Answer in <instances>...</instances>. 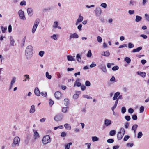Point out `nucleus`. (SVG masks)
Segmentation results:
<instances>
[{"label": "nucleus", "mask_w": 149, "mask_h": 149, "mask_svg": "<svg viewBox=\"0 0 149 149\" xmlns=\"http://www.w3.org/2000/svg\"><path fill=\"white\" fill-rule=\"evenodd\" d=\"M64 104L66 106H67L69 104V100L68 99H65L64 100Z\"/></svg>", "instance_id": "34"}, {"label": "nucleus", "mask_w": 149, "mask_h": 149, "mask_svg": "<svg viewBox=\"0 0 149 149\" xmlns=\"http://www.w3.org/2000/svg\"><path fill=\"white\" fill-rule=\"evenodd\" d=\"M100 6L104 8H107V5L105 3H102L101 4Z\"/></svg>", "instance_id": "61"}, {"label": "nucleus", "mask_w": 149, "mask_h": 149, "mask_svg": "<svg viewBox=\"0 0 149 149\" xmlns=\"http://www.w3.org/2000/svg\"><path fill=\"white\" fill-rule=\"evenodd\" d=\"M128 47L129 48H133L134 47V45L131 43H129L128 44Z\"/></svg>", "instance_id": "54"}, {"label": "nucleus", "mask_w": 149, "mask_h": 149, "mask_svg": "<svg viewBox=\"0 0 149 149\" xmlns=\"http://www.w3.org/2000/svg\"><path fill=\"white\" fill-rule=\"evenodd\" d=\"M10 45L11 46H13L14 43H15V41L12 36H11L10 37Z\"/></svg>", "instance_id": "23"}, {"label": "nucleus", "mask_w": 149, "mask_h": 149, "mask_svg": "<svg viewBox=\"0 0 149 149\" xmlns=\"http://www.w3.org/2000/svg\"><path fill=\"white\" fill-rule=\"evenodd\" d=\"M136 4V2L132 0H130L129 2V5L130 6H133Z\"/></svg>", "instance_id": "31"}, {"label": "nucleus", "mask_w": 149, "mask_h": 149, "mask_svg": "<svg viewBox=\"0 0 149 149\" xmlns=\"http://www.w3.org/2000/svg\"><path fill=\"white\" fill-rule=\"evenodd\" d=\"M126 109L125 107H123L121 108V112L123 114L125 113L126 112Z\"/></svg>", "instance_id": "40"}, {"label": "nucleus", "mask_w": 149, "mask_h": 149, "mask_svg": "<svg viewBox=\"0 0 149 149\" xmlns=\"http://www.w3.org/2000/svg\"><path fill=\"white\" fill-rule=\"evenodd\" d=\"M33 49L31 45H29L26 47L25 51V54L26 58L30 59L32 56Z\"/></svg>", "instance_id": "1"}, {"label": "nucleus", "mask_w": 149, "mask_h": 149, "mask_svg": "<svg viewBox=\"0 0 149 149\" xmlns=\"http://www.w3.org/2000/svg\"><path fill=\"white\" fill-rule=\"evenodd\" d=\"M40 95H41L42 96L47 97V92H45L44 93L43 92H41L40 93Z\"/></svg>", "instance_id": "52"}, {"label": "nucleus", "mask_w": 149, "mask_h": 149, "mask_svg": "<svg viewBox=\"0 0 149 149\" xmlns=\"http://www.w3.org/2000/svg\"><path fill=\"white\" fill-rule=\"evenodd\" d=\"M20 4L21 6L26 5V2L25 1L23 0L21 2Z\"/></svg>", "instance_id": "57"}, {"label": "nucleus", "mask_w": 149, "mask_h": 149, "mask_svg": "<svg viewBox=\"0 0 149 149\" xmlns=\"http://www.w3.org/2000/svg\"><path fill=\"white\" fill-rule=\"evenodd\" d=\"M114 141V140L113 139H108L107 141V143H111L113 142Z\"/></svg>", "instance_id": "43"}, {"label": "nucleus", "mask_w": 149, "mask_h": 149, "mask_svg": "<svg viewBox=\"0 0 149 149\" xmlns=\"http://www.w3.org/2000/svg\"><path fill=\"white\" fill-rule=\"evenodd\" d=\"M51 141V139L49 135H46L44 136L42 139V143L44 145H46Z\"/></svg>", "instance_id": "4"}, {"label": "nucleus", "mask_w": 149, "mask_h": 149, "mask_svg": "<svg viewBox=\"0 0 149 149\" xmlns=\"http://www.w3.org/2000/svg\"><path fill=\"white\" fill-rule=\"evenodd\" d=\"M23 76L24 78H25L23 80V81L25 82L27 81H29L30 79V78L29 77V75L28 74H25Z\"/></svg>", "instance_id": "18"}, {"label": "nucleus", "mask_w": 149, "mask_h": 149, "mask_svg": "<svg viewBox=\"0 0 149 149\" xmlns=\"http://www.w3.org/2000/svg\"><path fill=\"white\" fill-rule=\"evenodd\" d=\"M92 141L93 142L98 141L99 140V139L96 136H93L92 137Z\"/></svg>", "instance_id": "35"}, {"label": "nucleus", "mask_w": 149, "mask_h": 149, "mask_svg": "<svg viewBox=\"0 0 149 149\" xmlns=\"http://www.w3.org/2000/svg\"><path fill=\"white\" fill-rule=\"evenodd\" d=\"M44 51H40L39 53V55L41 57L43 56L44 54Z\"/></svg>", "instance_id": "51"}, {"label": "nucleus", "mask_w": 149, "mask_h": 149, "mask_svg": "<svg viewBox=\"0 0 149 149\" xmlns=\"http://www.w3.org/2000/svg\"><path fill=\"white\" fill-rule=\"evenodd\" d=\"M20 139L18 136L15 137L13 139V142L11 145V147H15L16 145L19 146L20 143Z\"/></svg>", "instance_id": "2"}, {"label": "nucleus", "mask_w": 149, "mask_h": 149, "mask_svg": "<svg viewBox=\"0 0 149 149\" xmlns=\"http://www.w3.org/2000/svg\"><path fill=\"white\" fill-rule=\"evenodd\" d=\"M76 59L79 62H81V58L80 55L79 54H77L76 56Z\"/></svg>", "instance_id": "29"}, {"label": "nucleus", "mask_w": 149, "mask_h": 149, "mask_svg": "<svg viewBox=\"0 0 149 149\" xmlns=\"http://www.w3.org/2000/svg\"><path fill=\"white\" fill-rule=\"evenodd\" d=\"M145 20L146 21L149 22V15L147 14H145Z\"/></svg>", "instance_id": "41"}, {"label": "nucleus", "mask_w": 149, "mask_h": 149, "mask_svg": "<svg viewBox=\"0 0 149 149\" xmlns=\"http://www.w3.org/2000/svg\"><path fill=\"white\" fill-rule=\"evenodd\" d=\"M97 41L99 43H101L102 41V39L101 37L98 36L97 37Z\"/></svg>", "instance_id": "49"}, {"label": "nucleus", "mask_w": 149, "mask_h": 149, "mask_svg": "<svg viewBox=\"0 0 149 149\" xmlns=\"http://www.w3.org/2000/svg\"><path fill=\"white\" fill-rule=\"evenodd\" d=\"M34 93L38 96H39L40 95V92L38 88H36L34 89Z\"/></svg>", "instance_id": "13"}, {"label": "nucleus", "mask_w": 149, "mask_h": 149, "mask_svg": "<svg viewBox=\"0 0 149 149\" xmlns=\"http://www.w3.org/2000/svg\"><path fill=\"white\" fill-rule=\"evenodd\" d=\"M137 73L143 77H145L146 74L145 72H137Z\"/></svg>", "instance_id": "25"}, {"label": "nucleus", "mask_w": 149, "mask_h": 149, "mask_svg": "<svg viewBox=\"0 0 149 149\" xmlns=\"http://www.w3.org/2000/svg\"><path fill=\"white\" fill-rule=\"evenodd\" d=\"M132 118L134 120H136L137 119V117L136 115L134 114L132 116Z\"/></svg>", "instance_id": "59"}, {"label": "nucleus", "mask_w": 149, "mask_h": 149, "mask_svg": "<svg viewBox=\"0 0 149 149\" xmlns=\"http://www.w3.org/2000/svg\"><path fill=\"white\" fill-rule=\"evenodd\" d=\"M67 58L68 60L69 61H75V58L71 55H68L67 56Z\"/></svg>", "instance_id": "20"}, {"label": "nucleus", "mask_w": 149, "mask_h": 149, "mask_svg": "<svg viewBox=\"0 0 149 149\" xmlns=\"http://www.w3.org/2000/svg\"><path fill=\"white\" fill-rule=\"evenodd\" d=\"M79 35L76 33H71L69 37L70 39V40L72 38H79Z\"/></svg>", "instance_id": "10"}, {"label": "nucleus", "mask_w": 149, "mask_h": 149, "mask_svg": "<svg viewBox=\"0 0 149 149\" xmlns=\"http://www.w3.org/2000/svg\"><path fill=\"white\" fill-rule=\"evenodd\" d=\"M142 49V47H140L136 49H133L132 51V52L133 53H135L137 52H139Z\"/></svg>", "instance_id": "21"}, {"label": "nucleus", "mask_w": 149, "mask_h": 149, "mask_svg": "<svg viewBox=\"0 0 149 149\" xmlns=\"http://www.w3.org/2000/svg\"><path fill=\"white\" fill-rule=\"evenodd\" d=\"M63 118V116L61 114H58L54 118V120L56 121H58L62 120Z\"/></svg>", "instance_id": "7"}, {"label": "nucleus", "mask_w": 149, "mask_h": 149, "mask_svg": "<svg viewBox=\"0 0 149 149\" xmlns=\"http://www.w3.org/2000/svg\"><path fill=\"white\" fill-rule=\"evenodd\" d=\"M54 24L53 25V27L54 28H57L58 24V23L57 21L54 22Z\"/></svg>", "instance_id": "37"}, {"label": "nucleus", "mask_w": 149, "mask_h": 149, "mask_svg": "<svg viewBox=\"0 0 149 149\" xmlns=\"http://www.w3.org/2000/svg\"><path fill=\"white\" fill-rule=\"evenodd\" d=\"M20 19L23 20L26 19V17L24 15V12L21 10H20L18 12Z\"/></svg>", "instance_id": "6"}, {"label": "nucleus", "mask_w": 149, "mask_h": 149, "mask_svg": "<svg viewBox=\"0 0 149 149\" xmlns=\"http://www.w3.org/2000/svg\"><path fill=\"white\" fill-rule=\"evenodd\" d=\"M83 19V16H81V14H80L79 15V17L77 19V20L76 23L75 25H77L80 22L82 21Z\"/></svg>", "instance_id": "8"}, {"label": "nucleus", "mask_w": 149, "mask_h": 149, "mask_svg": "<svg viewBox=\"0 0 149 149\" xmlns=\"http://www.w3.org/2000/svg\"><path fill=\"white\" fill-rule=\"evenodd\" d=\"M83 97L84 98H86L87 99H92V98L91 97H90L89 96L86 95H83Z\"/></svg>", "instance_id": "56"}, {"label": "nucleus", "mask_w": 149, "mask_h": 149, "mask_svg": "<svg viewBox=\"0 0 149 149\" xmlns=\"http://www.w3.org/2000/svg\"><path fill=\"white\" fill-rule=\"evenodd\" d=\"M78 96L79 94L76 93L73 96V98L74 99H76L78 98Z\"/></svg>", "instance_id": "63"}, {"label": "nucleus", "mask_w": 149, "mask_h": 149, "mask_svg": "<svg viewBox=\"0 0 149 149\" xmlns=\"http://www.w3.org/2000/svg\"><path fill=\"white\" fill-rule=\"evenodd\" d=\"M125 118L127 121H129L130 120L131 118L129 116H125Z\"/></svg>", "instance_id": "55"}, {"label": "nucleus", "mask_w": 149, "mask_h": 149, "mask_svg": "<svg viewBox=\"0 0 149 149\" xmlns=\"http://www.w3.org/2000/svg\"><path fill=\"white\" fill-rule=\"evenodd\" d=\"M130 138V136L128 135H126L124 137L123 140L124 141H127Z\"/></svg>", "instance_id": "58"}, {"label": "nucleus", "mask_w": 149, "mask_h": 149, "mask_svg": "<svg viewBox=\"0 0 149 149\" xmlns=\"http://www.w3.org/2000/svg\"><path fill=\"white\" fill-rule=\"evenodd\" d=\"M138 127V125L137 124L134 125L132 127V130L134 131L135 134L136 133V130Z\"/></svg>", "instance_id": "17"}, {"label": "nucleus", "mask_w": 149, "mask_h": 149, "mask_svg": "<svg viewBox=\"0 0 149 149\" xmlns=\"http://www.w3.org/2000/svg\"><path fill=\"white\" fill-rule=\"evenodd\" d=\"M40 22L39 19H37L35 20L34 25L38 26Z\"/></svg>", "instance_id": "33"}, {"label": "nucleus", "mask_w": 149, "mask_h": 149, "mask_svg": "<svg viewBox=\"0 0 149 149\" xmlns=\"http://www.w3.org/2000/svg\"><path fill=\"white\" fill-rule=\"evenodd\" d=\"M16 78L15 77H13L11 81L10 84H13L16 82Z\"/></svg>", "instance_id": "39"}, {"label": "nucleus", "mask_w": 149, "mask_h": 149, "mask_svg": "<svg viewBox=\"0 0 149 149\" xmlns=\"http://www.w3.org/2000/svg\"><path fill=\"white\" fill-rule=\"evenodd\" d=\"M119 69V67L118 66H115L112 68V70L113 71H116Z\"/></svg>", "instance_id": "53"}, {"label": "nucleus", "mask_w": 149, "mask_h": 149, "mask_svg": "<svg viewBox=\"0 0 149 149\" xmlns=\"http://www.w3.org/2000/svg\"><path fill=\"white\" fill-rule=\"evenodd\" d=\"M64 127L66 129H69L70 130L71 129V127L69 124H65L64 125Z\"/></svg>", "instance_id": "27"}, {"label": "nucleus", "mask_w": 149, "mask_h": 149, "mask_svg": "<svg viewBox=\"0 0 149 149\" xmlns=\"http://www.w3.org/2000/svg\"><path fill=\"white\" fill-rule=\"evenodd\" d=\"M66 136V133L65 132H62L61 134V136L62 137H64Z\"/></svg>", "instance_id": "60"}, {"label": "nucleus", "mask_w": 149, "mask_h": 149, "mask_svg": "<svg viewBox=\"0 0 149 149\" xmlns=\"http://www.w3.org/2000/svg\"><path fill=\"white\" fill-rule=\"evenodd\" d=\"M85 85L86 86H89L91 85V83L88 81H86L85 83Z\"/></svg>", "instance_id": "50"}, {"label": "nucleus", "mask_w": 149, "mask_h": 149, "mask_svg": "<svg viewBox=\"0 0 149 149\" xmlns=\"http://www.w3.org/2000/svg\"><path fill=\"white\" fill-rule=\"evenodd\" d=\"M46 77L48 79H49L50 80L52 78V76L51 75L49 74V73L48 72H46Z\"/></svg>", "instance_id": "30"}, {"label": "nucleus", "mask_w": 149, "mask_h": 149, "mask_svg": "<svg viewBox=\"0 0 149 149\" xmlns=\"http://www.w3.org/2000/svg\"><path fill=\"white\" fill-rule=\"evenodd\" d=\"M116 133V131L114 130H111L109 132L110 135L113 136L115 135Z\"/></svg>", "instance_id": "28"}, {"label": "nucleus", "mask_w": 149, "mask_h": 149, "mask_svg": "<svg viewBox=\"0 0 149 149\" xmlns=\"http://www.w3.org/2000/svg\"><path fill=\"white\" fill-rule=\"evenodd\" d=\"M120 93L119 92L116 93L114 95V96L113 98V99L114 100L117 99L118 97L120 95Z\"/></svg>", "instance_id": "24"}, {"label": "nucleus", "mask_w": 149, "mask_h": 149, "mask_svg": "<svg viewBox=\"0 0 149 149\" xmlns=\"http://www.w3.org/2000/svg\"><path fill=\"white\" fill-rule=\"evenodd\" d=\"M27 12L29 16H31L33 15V10L31 8H28L27 9Z\"/></svg>", "instance_id": "19"}, {"label": "nucleus", "mask_w": 149, "mask_h": 149, "mask_svg": "<svg viewBox=\"0 0 149 149\" xmlns=\"http://www.w3.org/2000/svg\"><path fill=\"white\" fill-rule=\"evenodd\" d=\"M57 75L58 78H61L62 76V73L58 72L57 74Z\"/></svg>", "instance_id": "64"}, {"label": "nucleus", "mask_w": 149, "mask_h": 149, "mask_svg": "<svg viewBox=\"0 0 149 149\" xmlns=\"http://www.w3.org/2000/svg\"><path fill=\"white\" fill-rule=\"evenodd\" d=\"M92 56V53L91 52V51L90 50H89L88 53H87L86 56L88 57H91Z\"/></svg>", "instance_id": "42"}, {"label": "nucleus", "mask_w": 149, "mask_h": 149, "mask_svg": "<svg viewBox=\"0 0 149 149\" xmlns=\"http://www.w3.org/2000/svg\"><path fill=\"white\" fill-rule=\"evenodd\" d=\"M80 79H77L75 82L74 87H75L76 85L78 87L80 86L81 85V83L79 82Z\"/></svg>", "instance_id": "11"}, {"label": "nucleus", "mask_w": 149, "mask_h": 149, "mask_svg": "<svg viewBox=\"0 0 149 149\" xmlns=\"http://www.w3.org/2000/svg\"><path fill=\"white\" fill-rule=\"evenodd\" d=\"M125 133V129L121 127L120 129V131L118 133L117 135L118 139V140H121L124 136Z\"/></svg>", "instance_id": "3"}, {"label": "nucleus", "mask_w": 149, "mask_h": 149, "mask_svg": "<svg viewBox=\"0 0 149 149\" xmlns=\"http://www.w3.org/2000/svg\"><path fill=\"white\" fill-rule=\"evenodd\" d=\"M72 144V143L71 142H70L69 143L67 144V145H66L65 146V149H69L70 146Z\"/></svg>", "instance_id": "36"}, {"label": "nucleus", "mask_w": 149, "mask_h": 149, "mask_svg": "<svg viewBox=\"0 0 149 149\" xmlns=\"http://www.w3.org/2000/svg\"><path fill=\"white\" fill-rule=\"evenodd\" d=\"M37 27V26L33 25L32 30V32L33 33H35Z\"/></svg>", "instance_id": "47"}, {"label": "nucleus", "mask_w": 149, "mask_h": 149, "mask_svg": "<svg viewBox=\"0 0 149 149\" xmlns=\"http://www.w3.org/2000/svg\"><path fill=\"white\" fill-rule=\"evenodd\" d=\"M124 60L126 61L127 63V64L130 63L131 62V59L128 57H125Z\"/></svg>", "instance_id": "32"}, {"label": "nucleus", "mask_w": 149, "mask_h": 149, "mask_svg": "<svg viewBox=\"0 0 149 149\" xmlns=\"http://www.w3.org/2000/svg\"><path fill=\"white\" fill-rule=\"evenodd\" d=\"M110 54V53L108 51L102 52L101 54L102 55L106 57L109 56Z\"/></svg>", "instance_id": "16"}, {"label": "nucleus", "mask_w": 149, "mask_h": 149, "mask_svg": "<svg viewBox=\"0 0 149 149\" xmlns=\"http://www.w3.org/2000/svg\"><path fill=\"white\" fill-rule=\"evenodd\" d=\"M142 19V18L141 17L136 15V17L135 21L136 22H139Z\"/></svg>", "instance_id": "26"}, {"label": "nucleus", "mask_w": 149, "mask_h": 149, "mask_svg": "<svg viewBox=\"0 0 149 149\" xmlns=\"http://www.w3.org/2000/svg\"><path fill=\"white\" fill-rule=\"evenodd\" d=\"M61 93L59 91H57L55 92L54 94V96L55 98L57 99H59V98L61 97Z\"/></svg>", "instance_id": "12"}, {"label": "nucleus", "mask_w": 149, "mask_h": 149, "mask_svg": "<svg viewBox=\"0 0 149 149\" xmlns=\"http://www.w3.org/2000/svg\"><path fill=\"white\" fill-rule=\"evenodd\" d=\"M95 12L96 15L97 16H99L102 13V10L100 7H96L95 10Z\"/></svg>", "instance_id": "5"}, {"label": "nucleus", "mask_w": 149, "mask_h": 149, "mask_svg": "<svg viewBox=\"0 0 149 149\" xmlns=\"http://www.w3.org/2000/svg\"><path fill=\"white\" fill-rule=\"evenodd\" d=\"M26 40V36H25L22 39V43L21 44V46L23 47L24 45L25 41Z\"/></svg>", "instance_id": "48"}, {"label": "nucleus", "mask_w": 149, "mask_h": 149, "mask_svg": "<svg viewBox=\"0 0 149 149\" xmlns=\"http://www.w3.org/2000/svg\"><path fill=\"white\" fill-rule=\"evenodd\" d=\"M51 38L54 40H57V38L56 34H53L52 36H51Z\"/></svg>", "instance_id": "45"}, {"label": "nucleus", "mask_w": 149, "mask_h": 149, "mask_svg": "<svg viewBox=\"0 0 149 149\" xmlns=\"http://www.w3.org/2000/svg\"><path fill=\"white\" fill-rule=\"evenodd\" d=\"M144 109V107L143 106H141L139 109L140 113H142L143 112Z\"/></svg>", "instance_id": "44"}, {"label": "nucleus", "mask_w": 149, "mask_h": 149, "mask_svg": "<svg viewBox=\"0 0 149 149\" xmlns=\"http://www.w3.org/2000/svg\"><path fill=\"white\" fill-rule=\"evenodd\" d=\"M143 136V134L141 132H139L137 134V138L138 139L141 138Z\"/></svg>", "instance_id": "38"}, {"label": "nucleus", "mask_w": 149, "mask_h": 149, "mask_svg": "<svg viewBox=\"0 0 149 149\" xmlns=\"http://www.w3.org/2000/svg\"><path fill=\"white\" fill-rule=\"evenodd\" d=\"M111 124V121L109 119H106L104 121V124L106 126H108Z\"/></svg>", "instance_id": "15"}, {"label": "nucleus", "mask_w": 149, "mask_h": 149, "mask_svg": "<svg viewBox=\"0 0 149 149\" xmlns=\"http://www.w3.org/2000/svg\"><path fill=\"white\" fill-rule=\"evenodd\" d=\"M99 68L104 73L107 72V70L104 64H100L99 66Z\"/></svg>", "instance_id": "9"}, {"label": "nucleus", "mask_w": 149, "mask_h": 149, "mask_svg": "<svg viewBox=\"0 0 149 149\" xmlns=\"http://www.w3.org/2000/svg\"><path fill=\"white\" fill-rule=\"evenodd\" d=\"M33 131L34 132V139H36L38 138H39V134L37 132L36 130H34L33 129Z\"/></svg>", "instance_id": "14"}, {"label": "nucleus", "mask_w": 149, "mask_h": 149, "mask_svg": "<svg viewBox=\"0 0 149 149\" xmlns=\"http://www.w3.org/2000/svg\"><path fill=\"white\" fill-rule=\"evenodd\" d=\"M134 110L131 108H130L128 110V112L130 113H132L134 112Z\"/></svg>", "instance_id": "62"}, {"label": "nucleus", "mask_w": 149, "mask_h": 149, "mask_svg": "<svg viewBox=\"0 0 149 149\" xmlns=\"http://www.w3.org/2000/svg\"><path fill=\"white\" fill-rule=\"evenodd\" d=\"M1 29L2 30V32L3 33H5L7 30V28H4L3 26L1 27Z\"/></svg>", "instance_id": "46"}, {"label": "nucleus", "mask_w": 149, "mask_h": 149, "mask_svg": "<svg viewBox=\"0 0 149 149\" xmlns=\"http://www.w3.org/2000/svg\"><path fill=\"white\" fill-rule=\"evenodd\" d=\"M35 111V106L34 105H32L31 106L30 109V112L31 113H33Z\"/></svg>", "instance_id": "22"}]
</instances>
